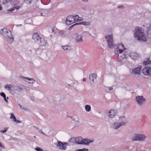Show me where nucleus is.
Instances as JSON below:
<instances>
[{"instance_id": "nucleus-1", "label": "nucleus", "mask_w": 151, "mask_h": 151, "mask_svg": "<svg viewBox=\"0 0 151 151\" xmlns=\"http://www.w3.org/2000/svg\"><path fill=\"white\" fill-rule=\"evenodd\" d=\"M134 35L135 37L137 38L138 40L143 42L146 41V38L143 35V32L141 27H136Z\"/></svg>"}, {"instance_id": "nucleus-2", "label": "nucleus", "mask_w": 151, "mask_h": 151, "mask_svg": "<svg viewBox=\"0 0 151 151\" xmlns=\"http://www.w3.org/2000/svg\"><path fill=\"white\" fill-rule=\"evenodd\" d=\"M9 30L6 27H4L0 30V34L3 35L5 40L9 41Z\"/></svg>"}, {"instance_id": "nucleus-3", "label": "nucleus", "mask_w": 151, "mask_h": 151, "mask_svg": "<svg viewBox=\"0 0 151 151\" xmlns=\"http://www.w3.org/2000/svg\"><path fill=\"white\" fill-rule=\"evenodd\" d=\"M74 140L76 143L79 144L88 145L91 142L90 140L83 139L81 137L76 138Z\"/></svg>"}, {"instance_id": "nucleus-4", "label": "nucleus", "mask_w": 151, "mask_h": 151, "mask_svg": "<svg viewBox=\"0 0 151 151\" xmlns=\"http://www.w3.org/2000/svg\"><path fill=\"white\" fill-rule=\"evenodd\" d=\"M108 46L111 48L113 46V35H107L105 37Z\"/></svg>"}, {"instance_id": "nucleus-5", "label": "nucleus", "mask_w": 151, "mask_h": 151, "mask_svg": "<svg viewBox=\"0 0 151 151\" xmlns=\"http://www.w3.org/2000/svg\"><path fill=\"white\" fill-rule=\"evenodd\" d=\"M146 138V137L143 134H135L132 138L133 141H142Z\"/></svg>"}, {"instance_id": "nucleus-6", "label": "nucleus", "mask_w": 151, "mask_h": 151, "mask_svg": "<svg viewBox=\"0 0 151 151\" xmlns=\"http://www.w3.org/2000/svg\"><path fill=\"white\" fill-rule=\"evenodd\" d=\"M119 119L123 120V121L121 123H114V126L115 127V129H117L121 126L123 125L126 123V119L124 116H122L119 118Z\"/></svg>"}, {"instance_id": "nucleus-7", "label": "nucleus", "mask_w": 151, "mask_h": 151, "mask_svg": "<svg viewBox=\"0 0 151 151\" xmlns=\"http://www.w3.org/2000/svg\"><path fill=\"white\" fill-rule=\"evenodd\" d=\"M142 72L145 75L151 76V67H145L142 69Z\"/></svg>"}, {"instance_id": "nucleus-8", "label": "nucleus", "mask_w": 151, "mask_h": 151, "mask_svg": "<svg viewBox=\"0 0 151 151\" xmlns=\"http://www.w3.org/2000/svg\"><path fill=\"white\" fill-rule=\"evenodd\" d=\"M58 143L55 145L58 147V148L60 150H65L67 148L66 145V143L65 142H62L60 141H58Z\"/></svg>"}, {"instance_id": "nucleus-9", "label": "nucleus", "mask_w": 151, "mask_h": 151, "mask_svg": "<svg viewBox=\"0 0 151 151\" xmlns=\"http://www.w3.org/2000/svg\"><path fill=\"white\" fill-rule=\"evenodd\" d=\"M115 54L117 55L118 58L120 60L126 57V55L124 51L119 52L118 50L115 51Z\"/></svg>"}, {"instance_id": "nucleus-10", "label": "nucleus", "mask_w": 151, "mask_h": 151, "mask_svg": "<svg viewBox=\"0 0 151 151\" xmlns=\"http://www.w3.org/2000/svg\"><path fill=\"white\" fill-rule=\"evenodd\" d=\"M141 67L139 66L133 69L132 72V75L136 76L139 75L141 73Z\"/></svg>"}, {"instance_id": "nucleus-11", "label": "nucleus", "mask_w": 151, "mask_h": 151, "mask_svg": "<svg viewBox=\"0 0 151 151\" xmlns=\"http://www.w3.org/2000/svg\"><path fill=\"white\" fill-rule=\"evenodd\" d=\"M75 19H74L73 16L72 15H69L67 17L66 19V23L68 25H70L74 22Z\"/></svg>"}, {"instance_id": "nucleus-12", "label": "nucleus", "mask_w": 151, "mask_h": 151, "mask_svg": "<svg viewBox=\"0 0 151 151\" xmlns=\"http://www.w3.org/2000/svg\"><path fill=\"white\" fill-rule=\"evenodd\" d=\"M136 99L137 103L140 105L142 104L145 101V99L142 96H137Z\"/></svg>"}, {"instance_id": "nucleus-13", "label": "nucleus", "mask_w": 151, "mask_h": 151, "mask_svg": "<svg viewBox=\"0 0 151 151\" xmlns=\"http://www.w3.org/2000/svg\"><path fill=\"white\" fill-rule=\"evenodd\" d=\"M32 38L35 42H37L40 41L41 37L38 34L35 32L32 34Z\"/></svg>"}, {"instance_id": "nucleus-14", "label": "nucleus", "mask_w": 151, "mask_h": 151, "mask_svg": "<svg viewBox=\"0 0 151 151\" xmlns=\"http://www.w3.org/2000/svg\"><path fill=\"white\" fill-rule=\"evenodd\" d=\"M126 50L124 47L122 43H120L117 48H116L115 51L118 50L119 52L124 51Z\"/></svg>"}, {"instance_id": "nucleus-15", "label": "nucleus", "mask_w": 151, "mask_h": 151, "mask_svg": "<svg viewBox=\"0 0 151 151\" xmlns=\"http://www.w3.org/2000/svg\"><path fill=\"white\" fill-rule=\"evenodd\" d=\"M130 57L133 59L135 60L138 58V54L136 52H132L129 54Z\"/></svg>"}, {"instance_id": "nucleus-16", "label": "nucleus", "mask_w": 151, "mask_h": 151, "mask_svg": "<svg viewBox=\"0 0 151 151\" xmlns=\"http://www.w3.org/2000/svg\"><path fill=\"white\" fill-rule=\"evenodd\" d=\"M11 116L10 117V118L13 122L16 123H21V122L20 120L17 119L16 117L14 115V114L13 113H11Z\"/></svg>"}, {"instance_id": "nucleus-17", "label": "nucleus", "mask_w": 151, "mask_h": 151, "mask_svg": "<svg viewBox=\"0 0 151 151\" xmlns=\"http://www.w3.org/2000/svg\"><path fill=\"white\" fill-rule=\"evenodd\" d=\"M20 8V6L19 5H15L13 8L10 9V12H16Z\"/></svg>"}, {"instance_id": "nucleus-18", "label": "nucleus", "mask_w": 151, "mask_h": 151, "mask_svg": "<svg viewBox=\"0 0 151 151\" xmlns=\"http://www.w3.org/2000/svg\"><path fill=\"white\" fill-rule=\"evenodd\" d=\"M116 114V111L114 110L111 109L109 112L108 116L110 118H113Z\"/></svg>"}, {"instance_id": "nucleus-19", "label": "nucleus", "mask_w": 151, "mask_h": 151, "mask_svg": "<svg viewBox=\"0 0 151 151\" xmlns=\"http://www.w3.org/2000/svg\"><path fill=\"white\" fill-rule=\"evenodd\" d=\"M97 75L96 74H90L89 75V78L90 80V82L91 83H93L94 82V78L96 79Z\"/></svg>"}, {"instance_id": "nucleus-20", "label": "nucleus", "mask_w": 151, "mask_h": 151, "mask_svg": "<svg viewBox=\"0 0 151 151\" xmlns=\"http://www.w3.org/2000/svg\"><path fill=\"white\" fill-rule=\"evenodd\" d=\"M38 42H40L39 44L40 45L42 46H45L47 43L45 40L44 38L41 37L40 40V41Z\"/></svg>"}, {"instance_id": "nucleus-21", "label": "nucleus", "mask_w": 151, "mask_h": 151, "mask_svg": "<svg viewBox=\"0 0 151 151\" xmlns=\"http://www.w3.org/2000/svg\"><path fill=\"white\" fill-rule=\"evenodd\" d=\"M74 19H75V22H79L82 20V18L81 17H79L78 15H76L73 16Z\"/></svg>"}, {"instance_id": "nucleus-22", "label": "nucleus", "mask_w": 151, "mask_h": 151, "mask_svg": "<svg viewBox=\"0 0 151 151\" xmlns=\"http://www.w3.org/2000/svg\"><path fill=\"white\" fill-rule=\"evenodd\" d=\"M76 40L77 42H81L83 41V40L82 38V36L81 35H78L76 37Z\"/></svg>"}, {"instance_id": "nucleus-23", "label": "nucleus", "mask_w": 151, "mask_h": 151, "mask_svg": "<svg viewBox=\"0 0 151 151\" xmlns=\"http://www.w3.org/2000/svg\"><path fill=\"white\" fill-rule=\"evenodd\" d=\"M151 63V60L149 58H148L146 61L143 62V64L145 65H147Z\"/></svg>"}, {"instance_id": "nucleus-24", "label": "nucleus", "mask_w": 151, "mask_h": 151, "mask_svg": "<svg viewBox=\"0 0 151 151\" xmlns=\"http://www.w3.org/2000/svg\"><path fill=\"white\" fill-rule=\"evenodd\" d=\"M24 78L27 79L30 81H29V83H33L35 82V80L33 78H29L28 77H24Z\"/></svg>"}, {"instance_id": "nucleus-25", "label": "nucleus", "mask_w": 151, "mask_h": 151, "mask_svg": "<svg viewBox=\"0 0 151 151\" xmlns=\"http://www.w3.org/2000/svg\"><path fill=\"white\" fill-rule=\"evenodd\" d=\"M0 95L1 96L4 98V100L6 102H8V100H7V99H6V95L3 92L1 93H0Z\"/></svg>"}, {"instance_id": "nucleus-26", "label": "nucleus", "mask_w": 151, "mask_h": 151, "mask_svg": "<svg viewBox=\"0 0 151 151\" xmlns=\"http://www.w3.org/2000/svg\"><path fill=\"white\" fill-rule=\"evenodd\" d=\"M62 48L65 50H70L71 49V47L70 46L66 45L62 46Z\"/></svg>"}, {"instance_id": "nucleus-27", "label": "nucleus", "mask_w": 151, "mask_h": 151, "mask_svg": "<svg viewBox=\"0 0 151 151\" xmlns=\"http://www.w3.org/2000/svg\"><path fill=\"white\" fill-rule=\"evenodd\" d=\"M22 88L18 86H15L14 87V90L17 91H22Z\"/></svg>"}, {"instance_id": "nucleus-28", "label": "nucleus", "mask_w": 151, "mask_h": 151, "mask_svg": "<svg viewBox=\"0 0 151 151\" xmlns=\"http://www.w3.org/2000/svg\"><path fill=\"white\" fill-rule=\"evenodd\" d=\"M85 108L86 111L89 112L91 110V107L89 105H87L86 106Z\"/></svg>"}, {"instance_id": "nucleus-29", "label": "nucleus", "mask_w": 151, "mask_h": 151, "mask_svg": "<svg viewBox=\"0 0 151 151\" xmlns=\"http://www.w3.org/2000/svg\"><path fill=\"white\" fill-rule=\"evenodd\" d=\"M91 24V23L90 22H82V24L85 25H89Z\"/></svg>"}, {"instance_id": "nucleus-30", "label": "nucleus", "mask_w": 151, "mask_h": 151, "mask_svg": "<svg viewBox=\"0 0 151 151\" xmlns=\"http://www.w3.org/2000/svg\"><path fill=\"white\" fill-rule=\"evenodd\" d=\"M9 128L8 127H5L4 128V129L0 131V132H1L3 133H4L6 132V131L9 129Z\"/></svg>"}, {"instance_id": "nucleus-31", "label": "nucleus", "mask_w": 151, "mask_h": 151, "mask_svg": "<svg viewBox=\"0 0 151 151\" xmlns=\"http://www.w3.org/2000/svg\"><path fill=\"white\" fill-rule=\"evenodd\" d=\"M10 2L11 4L16 3L18 2L19 0H10Z\"/></svg>"}, {"instance_id": "nucleus-32", "label": "nucleus", "mask_w": 151, "mask_h": 151, "mask_svg": "<svg viewBox=\"0 0 151 151\" xmlns=\"http://www.w3.org/2000/svg\"><path fill=\"white\" fill-rule=\"evenodd\" d=\"M3 4H5L7 3H9V0H3Z\"/></svg>"}, {"instance_id": "nucleus-33", "label": "nucleus", "mask_w": 151, "mask_h": 151, "mask_svg": "<svg viewBox=\"0 0 151 151\" xmlns=\"http://www.w3.org/2000/svg\"><path fill=\"white\" fill-rule=\"evenodd\" d=\"M32 1V0H25L24 2L27 4H30Z\"/></svg>"}, {"instance_id": "nucleus-34", "label": "nucleus", "mask_w": 151, "mask_h": 151, "mask_svg": "<svg viewBox=\"0 0 151 151\" xmlns=\"http://www.w3.org/2000/svg\"><path fill=\"white\" fill-rule=\"evenodd\" d=\"M59 33L60 35H63L64 34V32L63 30H61L59 32Z\"/></svg>"}, {"instance_id": "nucleus-35", "label": "nucleus", "mask_w": 151, "mask_h": 151, "mask_svg": "<svg viewBox=\"0 0 151 151\" xmlns=\"http://www.w3.org/2000/svg\"><path fill=\"white\" fill-rule=\"evenodd\" d=\"M35 150L37 151H42L43 150L40 147H38L35 148Z\"/></svg>"}, {"instance_id": "nucleus-36", "label": "nucleus", "mask_w": 151, "mask_h": 151, "mask_svg": "<svg viewBox=\"0 0 151 151\" xmlns=\"http://www.w3.org/2000/svg\"><path fill=\"white\" fill-rule=\"evenodd\" d=\"M5 88L7 90L9 89V85L8 84L5 86Z\"/></svg>"}, {"instance_id": "nucleus-37", "label": "nucleus", "mask_w": 151, "mask_h": 151, "mask_svg": "<svg viewBox=\"0 0 151 151\" xmlns=\"http://www.w3.org/2000/svg\"><path fill=\"white\" fill-rule=\"evenodd\" d=\"M118 8H124V6L123 5H121V6H118Z\"/></svg>"}, {"instance_id": "nucleus-38", "label": "nucleus", "mask_w": 151, "mask_h": 151, "mask_svg": "<svg viewBox=\"0 0 151 151\" xmlns=\"http://www.w3.org/2000/svg\"><path fill=\"white\" fill-rule=\"evenodd\" d=\"M14 41V38L12 36H11V37L10 38V41Z\"/></svg>"}, {"instance_id": "nucleus-39", "label": "nucleus", "mask_w": 151, "mask_h": 151, "mask_svg": "<svg viewBox=\"0 0 151 151\" xmlns=\"http://www.w3.org/2000/svg\"><path fill=\"white\" fill-rule=\"evenodd\" d=\"M151 24L150 26V28L149 30L148 31V32L149 33L151 34Z\"/></svg>"}, {"instance_id": "nucleus-40", "label": "nucleus", "mask_w": 151, "mask_h": 151, "mask_svg": "<svg viewBox=\"0 0 151 151\" xmlns=\"http://www.w3.org/2000/svg\"><path fill=\"white\" fill-rule=\"evenodd\" d=\"M82 150V151H88V150L86 148L83 149Z\"/></svg>"}, {"instance_id": "nucleus-41", "label": "nucleus", "mask_w": 151, "mask_h": 151, "mask_svg": "<svg viewBox=\"0 0 151 151\" xmlns=\"http://www.w3.org/2000/svg\"><path fill=\"white\" fill-rule=\"evenodd\" d=\"M9 10H7L6 12H5V14H9Z\"/></svg>"}, {"instance_id": "nucleus-42", "label": "nucleus", "mask_w": 151, "mask_h": 151, "mask_svg": "<svg viewBox=\"0 0 151 151\" xmlns=\"http://www.w3.org/2000/svg\"><path fill=\"white\" fill-rule=\"evenodd\" d=\"M20 106L21 108L22 109H25L24 108L23 106L20 105Z\"/></svg>"}, {"instance_id": "nucleus-43", "label": "nucleus", "mask_w": 151, "mask_h": 151, "mask_svg": "<svg viewBox=\"0 0 151 151\" xmlns=\"http://www.w3.org/2000/svg\"><path fill=\"white\" fill-rule=\"evenodd\" d=\"M0 147H1V148H4V147L3 145L1 144V143L0 142Z\"/></svg>"}, {"instance_id": "nucleus-44", "label": "nucleus", "mask_w": 151, "mask_h": 151, "mask_svg": "<svg viewBox=\"0 0 151 151\" xmlns=\"http://www.w3.org/2000/svg\"><path fill=\"white\" fill-rule=\"evenodd\" d=\"M109 89L110 91H111V90H113V88L112 87H110L109 88Z\"/></svg>"}, {"instance_id": "nucleus-45", "label": "nucleus", "mask_w": 151, "mask_h": 151, "mask_svg": "<svg viewBox=\"0 0 151 151\" xmlns=\"http://www.w3.org/2000/svg\"><path fill=\"white\" fill-rule=\"evenodd\" d=\"M2 7L1 6V5H0V11H1L2 10Z\"/></svg>"}, {"instance_id": "nucleus-46", "label": "nucleus", "mask_w": 151, "mask_h": 151, "mask_svg": "<svg viewBox=\"0 0 151 151\" xmlns=\"http://www.w3.org/2000/svg\"><path fill=\"white\" fill-rule=\"evenodd\" d=\"M86 81V78H84L83 79V81Z\"/></svg>"}, {"instance_id": "nucleus-47", "label": "nucleus", "mask_w": 151, "mask_h": 151, "mask_svg": "<svg viewBox=\"0 0 151 151\" xmlns=\"http://www.w3.org/2000/svg\"><path fill=\"white\" fill-rule=\"evenodd\" d=\"M83 1H87L88 0H82Z\"/></svg>"}, {"instance_id": "nucleus-48", "label": "nucleus", "mask_w": 151, "mask_h": 151, "mask_svg": "<svg viewBox=\"0 0 151 151\" xmlns=\"http://www.w3.org/2000/svg\"><path fill=\"white\" fill-rule=\"evenodd\" d=\"M6 99L7 100L9 99V97H7L6 98Z\"/></svg>"}, {"instance_id": "nucleus-49", "label": "nucleus", "mask_w": 151, "mask_h": 151, "mask_svg": "<svg viewBox=\"0 0 151 151\" xmlns=\"http://www.w3.org/2000/svg\"><path fill=\"white\" fill-rule=\"evenodd\" d=\"M148 36L149 37H150V34H148Z\"/></svg>"}, {"instance_id": "nucleus-50", "label": "nucleus", "mask_w": 151, "mask_h": 151, "mask_svg": "<svg viewBox=\"0 0 151 151\" xmlns=\"http://www.w3.org/2000/svg\"><path fill=\"white\" fill-rule=\"evenodd\" d=\"M10 89H11V88H10Z\"/></svg>"}]
</instances>
